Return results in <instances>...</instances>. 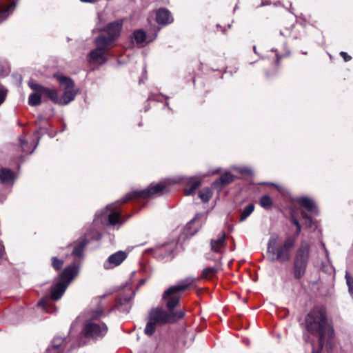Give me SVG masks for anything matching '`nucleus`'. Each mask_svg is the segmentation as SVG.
I'll use <instances>...</instances> for the list:
<instances>
[{
  "label": "nucleus",
  "mask_w": 353,
  "mask_h": 353,
  "mask_svg": "<svg viewBox=\"0 0 353 353\" xmlns=\"http://www.w3.org/2000/svg\"><path fill=\"white\" fill-rule=\"evenodd\" d=\"M305 325L308 332L319 337L320 351L325 341L333 336V329L327 323L325 312L322 309L312 310L305 318Z\"/></svg>",
  "instance_id": "obj_1"
},
{
  "label": "nucleus",
  "mask_w": 353,
  "mask_h": 353,
  "mask_svg": "<svg viewBox=\"0 0 353 353\" xmlns=\"http://www.w3.org/2000/svg\"><path fill=\"white\" fill-rule=\"evenodd\" d=\"M279 237L276 234H272L268 244V257L272 261H288L290 259V252L295 243V239L289 237L282 245L278 247Z\"/></svg>",
  "instance_id": "obj_2"
},
{
  "label": "nucleus",
  "mask_w": 353,
  "mask_h": 353,
  "mask_svg": "<svg viewBox=\"0 0 353 353\" xmlns=\"http://www.w3.org/2000/svg\"><path fill=\"white\" fill-rule=\"evenodd\" d=\"M103 315V310L101 307H98L87 314L88 321L84 327V333L86 336L97 339L105 336L108 332V327L103 323L97 321V320Z\"/></svg>",
  "instance_id": "obj_3"
},
{
  "label": "nucleus",
  "mask_w": 353,
  "mask_h": 353,
  "mask_svg": "<svg viewBox=\"0 0 353 353\" xmlns=\"http://www.w3.org/2000/svg\"><path fill=\"white\" fill-rule=\"evenodd\" d=\"M78 270L75 265L69 266L63 270L58 282L51 290V299L54 301L59 299L65 292L68 285L77 276Z\"/></svg>",
  "instance_id": "obj_4"
},
{
  "label": "nucleus",
  "mask_w": 353,
  "mask_h": 353,
  "mask_svg": "<svg viewBox=\"0 0 353 353\" xmlns=\"http://www.w3.org/2000/svg\"><path fill=\"white\" fill-rule=\"evenodd\" d=\"M195 279L193 277H188L181 281L178 284L170 287L163 294V299H168L167 307L172 311V309L179 303V296L177 294L183 290H186L189 286L193 285Z\"/></svg>",
  "instance_id": "obj_5"
},
{
  "label": "nucleus",
  "mask_w": 353,
  "mask_h": 353,
  "mask_svg": "<svg viewBox=\"0 0 353 353\" xmlns=\"http://www.w3.org/2000/svg\"><path fill=\"white\" fill-rule=\"evenodd\" d=\"M310 254V245L306 241L301 242L294 260V275L301 277L305 273Z\"/></svg>",
  "instance_id": "obj_6"
},
{
  "label": "nucleus",
  "mask_w": 353,
  "mask_h": 353,
  "mask_svg": "<svg viewBox=\"0 0 353 353\" xmlns=\"http://www.w3.org/2000/svg\"><path fill=\"white\" fill-rule=\"evenodd\" d=\"M97 48L92 50L88 61L92 63L102 64L106 61L105 50L110 46V41L104 36H99L95 40Z\"/></svg>",
  "instance_id": "obj_7"
},
{
  "label": "nucleus",
  "mask_w": 353,
  "mask_h": 353,
  "mask_svg": "<svg viewBox=\"0 0 353 353\" xmlns=\"http://www.w3.org/2000/svg\"><path fill=\"white\" fill-rule=\"evenodd\" d=\"M55 78L59 82L60 89L64 91L61 97V105H66L74 100L77 92L74 89V82L68 77L62 74H55Z\"/></svg>",
  "instance_id": "obj_8"
},
{
  "label": "nucleus",
  "mask_w": 353,
  "mask_h": 353,
  "mask_svg": "<svg viewBox=\"0 0 353 353\" xmlns=\"http://www.w3.org/2000/svg\"><path fill=\"white\" fill-rule=\"evenodd\" d=\"M163 183H152L148 188L139 192H132L128 193L123 199L120 200V203H125L135 197L147 198L154 194L161 192L165 188Z\"/></svg>",
  "instance_id": "obj_9"
},
{
  "label": "nucleus",
  "mask_w": 353,
  "mask_h": 353,
  "mask_svg": "<svg viewBox=\"0 0 353 353\" xmlns=\"http://www.w3.org/2000/svg\"><path fill=\"white\" fill-rule=\"evenodd\" d=\"M148 320L153 321V323L158 325L172 323L170 315L159 308H155L150 311Z\"/></svg>",
  "instance_id": "obj_10"
},
{
  "label": "nucleus",
  "mask_w": 353,
  "mask_h": 353,
  "mask_svg": "<svg viewBox=\"0 0 353 353\" xmlns=\"http://www.w3.org/2000/svg\"><path fill=\"white\" fill-rule=\"evenodd\" d=\"M30 86L37 92L48 96L53 102L61 105V97H59L55 90L46 88L35 83H30Z\"/></svg>",
  "instance_id": "obj_11"
},
{
  "label": "nucleus",
  "mask_w": 353,
  "mask_h": 353,
  "mask_svg": "<svg viewBox=\"0 0 353 353\" xmlns=\"http://www.w3.org/2000/svg\"><path fill=\"white\" fill-rule=\"evenodd\" d=\"M127 257V254L123 251H119L110 255L104 263V268L107 270L119 265Z\"/></svg>",
  "instance_id": "obj_12"
},
{
  "label": "nucleus",
  "mask_w": 353,
  "mask_h": 353,
  "mask_svg": "<svg viewBox=\"0 0 353 353\" xmlns=\"http://www.w3.org/2000/svg\"><path fill=\"white\" fill-rule=\"evenodd\" d=\"M121 28L122 22L119 21L112 22L106 26L105 31L107 32L108 38L105 39L110 41V45L114 39L119 36Z\"/></svg>",
  "instance_id": "obj_13"
},
{
  "label": "nucleus",
  "mask_w": 353,
  "mask_h": 353,
  "mask_svg": "<svg viewBox=\"0 0 353 353\" xmlns=\"http://www.w3.org/2000/svg\"><path fill=\"white\" fill-rule=\"evenodd\" d=\"M173 19L166 9H159L157 12V21L159 24L166 25L171 23Z\"/></svg>",
  "instance_id": "obj_14"
},
{
  "label": "nucleus",
  "mask_w": 353,
  "mask_h": 353,
  "mask_svg": "<svg viewBox=\"0 0 353 353\" xmlns=\"http://www.w3.org/2000/svg\"><path fill=\"white\" fill-rule=\"evenodd\" d=\"M225 235L222 234L216 239H212L211 241V250L214 252L221 253L222 248L225 245Z\"/></svg>",
  "instance_id": "obj_15"
},
{
  "label": "nucleus",
  "mask_w": 353,
  "mask_h": 353,
  "mask_svg": "<svg viewBox=\"0 0 353 353\" xmlns=\"http://www.w3.org/2000/svg\"><path fill=\"white\" fill-rule=\"evenodd\" d=\"M14 174L9 169L0 168V179L4 184H10L14 179Z\"/></svg>",
  "instance_id": "obj_16"
},
{
  "label": "nucleus",
  "mask_w": 353,
  "mask_h": 353,
  "mask_svg": "<svg viewBox=\"0 0 353 353\" xmlns=\"http://www.w3.org/2000/svg\"><path fill=\"white\" fill-rule=\"evenodd\" d=\"M298 203L309 212H316V205L310 198L307 196L300 197L298 199Z\"/></svg>",
  "instance_id": "obj_17"
},
{
  "label": "nucleus",
  "mask_w": 353,
  "mask_h": 353,
  "mask_svg": "<svg viewBox=\"0 0 353 353\" xmlns=\"http://www.w3.org/2000/svg\"><path fill=\"white\" fill-rule=\"evenodd\" d=\"M234 179V176L230 172H225L221 176L219 179H218L214 183V185H225L232 182Z\"/></svg>",
  "instance_id": "obj_18"
},
{
  "label": "nucleus",
  "mask_w": 353,
  "mask_h": 353,
  "mask_svg": "<svg viewBox=\"0 0 353 353\" xmlns=\"http://www.w3.org/2000/svg\"><path fill=\"white\" fill-rule=\"evenodd\" d=\"M19 143L22 148V150L27 154L32 153L37 145V143H35L34 145H29V143L25 140L23 137H21L19 139Z\"/></svg>",
  "instance_id": "obj_19"
},
{
  "label": "nucleus",
  "mask_w": 353,
  "mask_h": 353,
  "mask_svg": "<svg viewBox=\"0 0 353 353\" xmlns=\"http://www.w3.org/2000/svg\"><path fill=\"white\" fill-rule=\"evenodd\" d=\"M221 269L220 266H215L212 268H206L203 270L202 277L203 279H210Z\"/></svg>",
  "instance_id": "obj_20"
},
{
  "label": "nucleus",
  "mask_w": 353,
  "mask_h": 353,
  "mask_svg": "<svg viewBox=\"0 0 353 353\" xmlns=\"http://www.w3.org/2000/svg\"><path fill=\"white\" fill-rule=\"evenodd\" d=\"M16 7V3H12L7 8L0 10V20L3 21L6 19L13 11Z\"/></svg>",
  "instance_id": "obj_21"
},
{
  "label": "nucleus",
  "mask_w": 353,
  "mask_h": 353,
  "mask_svg": "<svg viewBox=\"0 0 353 353\" xmlns=\"http://www.w3.org/2000/svg\"><path fill=\"white\" fill-rule=\"evenodd\" d=\"M134 39L138 44H143L146 41L145 32L141 30H136L134 32Z\"/></svg>",
  "instance_id": "obj_22"
},
{
  "label": "nucleus",
  "mask_w": 353,
  "mask_h": 353,
  "mask_svg": "<svg viewBox=\"0 0 353 353\" xmlns=\"http://www.w3.org/2000/svg\"><path fill=\"white\" fill-rule=\"evenodd\" d=\"M87 244V241L84 239L81 240L79 242H78L72 251V254L76 256H81L83 248H85V245Z\"/></svg>",
  "instance_id": "obj_23"
},
{
  "label": "nucleus",
  "mask_w": 353,
  "mask_h": 353,
  "mask_svg": "<svg viewBox=\"0 0 353 353\" xmlns=\"http://www.w3.org/2000/svg\"><path fill=\"white\" fill-rule=\"evenodd\" d=\"M41 94L38 92H35L31 94L29 97L28 103L30 105L34 106L40 104L41 103Z\"/></svg>",
  "instance_id": "obj_24"
},
{
  "label": "nucleus",
  "mask_w": 353,
  "mask_h": 353,
  "mask_svg": "<svg viewBox=\"0 0 353 353\" xmlns=\"http://www.w3.org/2000/svg\"><path fill=\"white\" fill-rule=\"evenodd\" d=\"M108 221L109 223L112 225H114L117 223H120L121 221V216L120 214L117 212H111L108 215Z\"/></svg>",
  "instance_id": "obj_25"
},
{
  "label": "nucleus",
  "mask_w": 353,
  "mask_h": 353,
  "mask_svg": "<svg viewBox=\"0 0 353 353\" xmlns=\"http://www.w3.org/2000/svg\"><path fill=\"white\" fill-rule=\"evenodd\" d=\"M254 210V205L253 204H249L247 205L243 211L242 212L240 221H243L249 216Z\"/></svg>",
  "instance_id": "obj_26"
},
{
  "label": "nucleus",
  "mask_w": 353,
  "mask_h": 353,
  "mask_svg": "<svg viewBox=\"0 0 353 353\" xmlns=\"http://www.w3.org/2000/svg\"><path fill=\"white\" fill-rule=\"evenodd\" d=\"M260 205L265 209H270L272 205V199L269 196L264 195L260 199Z\"/></svg>",
  "instance_id": "obj_27"
},
{
  "label": "nucleus",
  "mask_w": 353,
  "mask_h": 353,
  "mask_svg": "<svg viewBox=\"0 0 353 353\" xmlns=\"http://www.w3.org/2000/svg\"><path fill=\"white\" fill-rule=\"evenodd\" d=\"M199 185L200 182L199 181L191 182L185 190V195L192 194Z\"/></svg>",
  "instance_id": "obj_28"
},
{
  "label": "nucleus",
  "mask_w": 353,
  "mask_h": 353,
  "mask_svg": "<svg viewBox=\"0 0 353 353\" xmlns=\"http://www.w3.org/2000/svg\"><path fill=\"white\" fill-rule=\"evenodd\" d=\"M199 198L205 203L208 202L212 196V192L210 189H203L199 194Z\"/></svg>",
  "instance_id": "obj_29"
},
{
  "label": "nucleus",
  "mask_w": 353,
  "mask_h": 353,
  "mask_svg": "<svg viewBox=\"0 0 353 353\" xmlns=\"http://www.w3.org/2000/svg\"><path fill=\"white\" fill-rule=\"evenodd\" d=\"M157 325H158L153 323V321L148 320V322L147 323L146 327L145 328V333L148 336H151L154 332Z\"/></svg>",
  "instance_id": "obj_30"
},
{
  "label": "nucleus",
  "mask_w": 353,
  "mask_h": 353,
  "mask_svg": "<svg viewBox=\"0 0 353 353\" xmlns=\"http://www.w3.org/2000/svg\"><path fill=\"white\" fill-rule=\"evenodd\" d=\"M169 314L170 315V317L172 319V323H174L178 321L179 319L183 318L185 315V313L182 310L177 311L176 312L170 311Z\"/></svg>",
  "instance_id": "obj_31"
},
{
  "label": "nucleus",
  "mask_w": 353,
  "mask_h": 353,
  "mask_svg": "<svg viewBox=\"0 0 353 353\" xmlns=\"http://www.w3.org/2000/svg\"><path fill=\"white\" fill-rule=\"evenodd\" d=\"M346 283L348 286V292L352 297H353V279L346 272L345 274Z\"/></svg>",
  "instance_id": "obj_32"
},
{
  "label": "nucleus",
  "mask_w": 353,
  "mask_h": 353,
  "mask_svg": "<svg viewBox=\"0 0 353 353\" xmlns=\"http://www.w3.org/2000/svg\"><path fill=\"white\" fill-rule=\"evenodd\" d=\"M38 305L39 307H41L44 310H46L48 312H51L52 311L50 309V304L48 303V299H43L41 300L38 303Z\"/></svg>",
  "instance_id": "obj_33"
},
{
  "label": "nucleus",
  "mask_w": 353,
  "mask_h": 353,
  "mask_svg": "<svg viewBox=\"0 0 353 353\" xmlns=\"http://www.w3.org/2000/svg\"><path fill=\"white\" fill-rule=\"evenodd\" d=\"M63 264V261L58 259L57 257L52 258V266L56 269H60Z\"/></svg>",
  "instance_id": "obj_34"
},
{
  "label": "nucleus",
  "mask_w": 353,
  "mask_h": 353,
  "mask_svg": "<svg viewBox=\"0 0 353 353\" xmlns=\"http://www.w3.org/2000/svg\"><path fill=\"white\" fill-rule=\"evenodd\" d=\"M7 91L3 88H0V105L5 101Z\"/></svg>",
  "instance_id": "obj_35"
},
{
  "label": "nucleus",
  "mask_w": 353,
  "mask_h": 353,
  "mask_svg": "<svg viewBox=\"0 0 353 353\" xmlns=\"http://www.w3.org/2000/svg\"><path fill=\"white\" fill-rule=\"evenodd\" d=\"M292 223L296 225V236L294 237L296 239V237L300 234L301 232V225L299 223V221L296 219H292Z\"/></svg>",
  "instance_id": "obj_36"
},
{
  "label": "nucleus",
  "mask_w": 353,
  "mask_h": 353,
  "mask_svg": "<svg viewBox=\"0 0 353 353\" xmlns=\"http://www.w3.org/2000/svg\"><path fill=\"white\" fill-rule=\"evenodd\" d=\"M239 172L241 174H249L251 173V170L247 168H239Z\"/></svg>",
  "instance_id": "obj_37"
},
{
  "label": "nucleus",
  "mask_w": 353,
  "mask_h": 353,
  "mask_svg": "<svg viewBox=\"0 0 353 353\" xmlns=\"http://www.w3.org/2000/svg\"><path fill=\"white\" fill-rule=\"evenodd\" d=\"M341 57L343 58L344 61H348L351 59V57L349 56L346 52H341Z\"/></svg>",
  "instance_id": "obj_38"
},
{
  "label": "nucleus",
  "mask_w": 353,
  "mask_h": 353,
  "mask_svg": "<svg viewBox=\"0 0 353 353\" xmlns=\"http://www.w3.org/2000/svg\"><path fill=\"white\" fill-rule=\"evenodd\" d=\"M204 216L203 214H196L195 217L192 219L190 224L195 223L201 217Z\"/></svg>",
  "instance_id": "obj_39"
},
{
  "label": "nucleus",
  "mask_w": 353,
  "mask_h": 353,
  "mask_svg": "<svg viewBox=\"0 0 353 353\" xmlns=\"http://www.w3.org/2000/svg\"><path fill=\"white\" fill-rule=\"evenodd\" d=\"M4 253V248L0 244V259L3 257Z\"/></svg>",
  "instance_id": "obj_40"
},
{
  "label": "nucleus",
  "mask_w": 353,
  "mask_h": 353,
  "mask_svg": "<svg viewBox=\"0 0 353 353\" xmlns=\"http://www.w3.org/2000/svg\"><path fill=\"white\" fill-rule=\"evenodd\" d=\"M81 2H84V3H95L96 1H97L98 0H80Z\"/></svg>",
  "instance_id": "obj_41"
},
{
  "label": "nucleus",
  "mask_w": 353,
  "mask_h": 353,
  "mask_svg": "<svg viewBox=\"0 0 353 353\" xmlns=\"http://www.w3.org/2000/svg\"><path fill=\"white\" fill-rule=\"evenodd\" d=\"M113 209H114V204L108 205L106 207L107 210H108L112 211Z\"/></svg>",
  "instance_id": "obj_42"
},
{
  "label": "nucleus",
  "mask_w": 353,
  "mask_h": 353,
  "mask_svg": "<svg viewBox=\"0 0 353 353\" xmlns=\"http://www.w3.org/2000/svg\"><path fill=\"white\" fill-rule=\"evenodd\" d=\"M302 216L304 219H307L310 222L311 221V220L305 214H303Z\"/></svg>",
  "instance_id": "obj_43"
},
{
  "label": "nucleus",
  "mask_w": 353,
  "mask_h": 353,
  "mask_svg": "<svg viewBox=\"0 0 353 353\" xmlns=\"http://www.w3.org/2000/svg\"><path fill=\"white\" fill-rule=\"evenodd\" d=\"M312 353H319V352H315L314 351H313V352H312Z\"/></svg>",
  "instance_id": "obj_44"
}]
</instances>
